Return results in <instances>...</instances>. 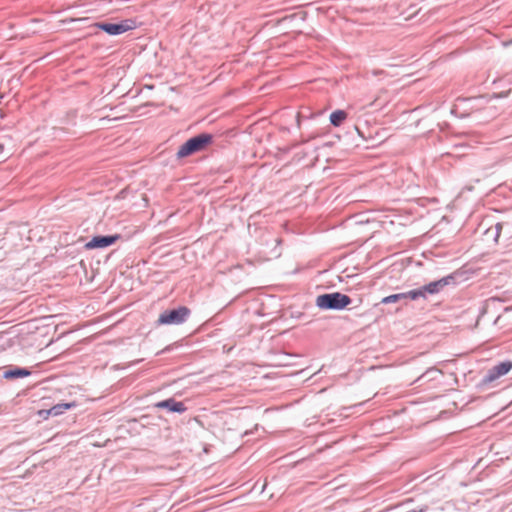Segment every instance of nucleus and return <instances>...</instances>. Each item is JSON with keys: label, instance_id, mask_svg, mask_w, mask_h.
I'll return each mask as SVG.
<instances>
[{"label": "nucleus", "instance_id": "1", "mask_svg": "<svg viewBox=\"0 0 512 512\" xmlns=\"http://www.w3.org/2000/svg\"><path fill=\"white\" fill-rule=\"evenodd\" d=\"M458 276H460V274L458 272H454L418 288L402 292L404 294V302L406 303L407 300H418L420 298L427 299L428 295H436L443 291L447 286L456 285Z\"/></svg>", "mask_w": 512, "mask_h": 512}, {"label": "nucleus", "instance_id": "2", "mask_svg": "<svg viewBox=\"0 0 512 512\" xmlns=\"http://www.w3.org/2000/svg\"><path fill=\"white\" fill-rule=\"evenodd\" d=\"M213 142V135L209 133H201L182 144L176 154L177 159L191 156L195 153L204 151L206 147Z\"/></svg>", "mask_w": 512, "mask_h": 512}, {"label": "nucleus", "instance_id": "3", "mask_svg": "<svg viewBox=\"0 0 512 512\" xmlns=\"http://www.w3.org/2000/svg\"><path fill=\"white\" fill-rule=\"evenodd\" d=\"M352 299L340 292L325 293L317 296L316 305L323 310H341L351 304Z\"/></svg>", "mask_w": 512, "mask_h": 512}, {"label": "nucleus", "instance_id": "4", "mask_svg": "<svg viewBox=\"0 0 512 512\" xmlns=\"http://www.w3.org/2000/svg\"><path fill=\"white\" fill-rule=\"evenodd\" d=\"M94 27L106 32L109 35L115 36L134 29L136 24L134 20L126 19L119 23L97 22L94 24Z\"/></svg>", "mask_w": 512, "mask_h": 512}, {"label": "nucleus", "instance_id": "5", "mask_svg": "<svg viewBox=\"0 0 512 512\" xmlns=\"http://www.w3.org/2000/svg\"><path fill=\"white\" fill-rule=\"evenodd\" d=\"M510 309V307L504 306L502 300L498 298H489L485 301L477 320L485 315H489L490 317L494 318V320H500L501 312L508 311Z\"/></svg>", "mask_w": 512, "mask_h": 512}, {"label": "nucleus", "instance_id": "6", "mask_svg": "<svg viewBox=\"0 0 512 512\" xmlns=\"http://www.w3.org/2000/svg\"><path fill=\"white\" fill-rule=\"evenodd\" d=\"M512 368L511 361L500 362L497 365L491 367L482 379L483 384H489L499 377L506 375Z\"/></svg>", "mask_w": 512, "mask_h": 512}, {"label": "nucleus", "instance_id": "7", "mask_svg": "<svg viewBox=\"0 0 512 512\" xmlns=\"http://www.w3.org/2000/svg\"><path fill=\"white\" fill-rule=\"evenodd\" d=\"M190 309L186 306H178L176 308L163 311L158 320H185L190 316Z\"/></svg>", "mask_w": 512, "mask_h": 512}, {"label": "nucleus", "instance_id": "8", "mask_svg": "<svg viewBox=\"0 0 512 512\" xmlns=\"http://www.w3.org/2000/svg\"><path fill=\"white\" fill-rule=\"evenodd\" d=\"M120 237L119 234L94 236L85 246L88 249L106 248L114 244Z\"/></svg>", "mask_w": 512, "mask_h": 512}, {"label": "nucleus", "instance_id": "9", "mask_svg": "<svg viewBox=\"0 0 512 512\" xmlns=\"http://www.w3.org/2000/svg\"><path fill=\"white\" fill-rule=\"evenodd\" d=\"M157 409H166L169 412L182 414L187 410L185 404L177 401L174 398H167L154 404Z\"/></svg>", "mask_w": 512, "mask_h": 512}, {"label": "nucleus", "instance_id": "10", "mask_svg": "<svg viewBox=\"0 0 512 512\" xmlns=\"http://www.w3.org/2000/svg\"><path fill=\"white\" fill-rule=\"evenodd\" d=\"M31 375V371L28 368L14 366L7 369L3 373V378L13 380L18 378H24Z\"/></svg>", "mask_w": 512, "mask_h": 512}, {"label": "nucleus", "instance_id": "11", "mask_svg": "<svg viewBox=\"0 0 512 512\" xmlns=\"http://www.w3.org/2000/svg\"><path fill=\"white\" fill-rule=\"evenodd\" d=\"M347 112L344 110H335L330 114V123L334 127H339L347 119Z\"/></svg>", "mask_w": 512, "mask_h": 512}, {"label": "nucleus", "instance_id": "12", "mask_svg": "<svg viewBox=\"0 0 512 512\" xmlns=\"http://www.w3.org/2000/svg\"><path fill=\"white\" fill-rule=\"evenodd\" d=\"M75 406H76L75 402L58 403V404L52 406L47 411V413L50 414V415H53V416H58V415L63 414L66 410H68V409H70L72 407H75Z\"/></svg>", "mask_w": 512, "mask_h": 512}, {"label": "nucleus", "instance_id": "13", "mask_svg": "<svg viewBox=\"0 0 512 512\" xmlns=\"http://www.w3.org/2000/svg\"><path fill=\"white\" fill-rule=\"evenodd\" d=\"M440 373L441 371L436 368H429L417 379V381H420L422 379L433 380L436 374Z\"/></svg>", "mask_w": 512, "mask_h": 512}, {"label": "nucleus", "instance_id": "14", "mask_svg": "<svg viewBox=\"0 0 512 512\" xmlns=\"http://www.w3.org/2000/svg\"><path fill=\"white\" fill-rule=\"evenodd\" d=\"M400 301H404L403 293L392 294V295H389L382 299V303H384V304L396 303V302H400Z\"/></svg>", "mask_w": 512, "mask_h": 512}, {"label": "nucleus", "instance_id": "15", "mask_svg": "<svg viewBox=\"0 0 512 512\" xmlns=\"http://www.w3.org/2000/svg\"><path fill=\"white\" fill-rule=\"evenodd\" d=\"M502 224L501 223H497L495 225V231H496V234H495V240L498 239V237L500 236V233H501V230H502Z\"/></svg>", "mask_w": 512, "mask_h": 512}, {"label": "nucleus", "instance_id": "16", "mask_svg": "<svg viewBox=\"0 0 512 512\" xmlns=\"http://www.w3.org/2000/svg\"><path fill=\"white\" fill-rule=\"evenodd\" d=\"M159 324H179L180 322H168V321H165V322H158Z\"/></svg>", "mask_w": 512, "mask_h": 512}, {"label": "nucleus", "instance_id": "17", "mask_svg": "<svg viewBox=\"0 0 512 512\" xmlns=\"http://www.w3.org/2000/svg\"><path fill=\"white\" fill-rule=\"evenodd\" d=\"M511 92L512 90H508L504 95H502V97H509Z\"/></svg>", "mask_w": 512, "mask_h": 512}, {"label": "nucleus", "instance_id": "18", "mask_svg": "<svg viewBox=\"0 0 512 512\" xmlns=\"http://www.w3.org/2000/svg\"><path fill=\"white\" fill-rule=\"evenodd\" d=\"M296 118H297V123H298V126H299L300 125V114L299 113H297Z\"/></svg>", "mask_w": 512, "mask_h": 512}, {"label": "nucleus", "instance_id": "19", "mask_svg": "<svg viewBox=\"0 0 512 512\" xmlns=\"http://www.w3.org/2000/svg\"><path fill=\"white\" fill-rule=\"evenodd\" d=\"M51 316H42L40 318H35L34 320H40V319H45V318H50Z\"/></svg>", "mask_w": 512, "mask_h": 512}, {"label": "nucleus", "instance_id": "20", "mask_svg": "<svg viewBox=\"0 0 512 512\" xmlns=\"http://www.w3.org/2000/svg\"><path fill=\"white\" fill-rule=\"evenodd\" d=\"M3 149H4V145L0 144V153L3 151Z\"/></svg>", "mask_w": 512, "mask_h": 512}, {"label": "nucleus", "instance_id": "21", "mask_svg": "<svg viewBox=\"0 0 512 512\" xmlns=\"http://www.w3.org/2000/svg\"><path fill=\"white\" fill-rule=\"evenodd\" d=\"M94 320L98 321V320H103V319H102V317H98V318H95Z\"/></svg>", "mask_w": 512, "mask_h": 512}]
</instances>
